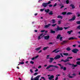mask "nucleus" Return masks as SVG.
Wrapping results in <instances>:
<instances>
[{"instance_id": "obj_7", "label": "nucleus", "mask_w": 80, "mask_h": 80, "mask_svg": "<svg viewBox=\"0 0 80 80\" xmlns=\"http://www.w3.org/2000/svg\"><path fill=\"white\" fill-rule=\"evenodd\" d=\"M61 58V56L60 55H57L54 58L55 60H57V59H59Z\"/></svg>"}, {"instance_id": "obj_20", "label": "nucleus", "mask_w": 80, "mask_h": 80, "mask_svg": "<svg viewBox=\"0 0 80 80\" xmlns=\"http://www.w3.org/2000/svg\"><path fill=\"white\" fill-rule=\"evenodd\" d=\"M57 18H61V19H62V18H63V17L60 15H58V16Z\"/></svg>"}, {"instance_id": "obj_48", "label": "nucleus", "mask_w": 80, "mask_h": 80, "mask_svg": "<svg viewBox=\"0 0 80 80\" xmlns=\"http://www.w3.org/2000/svg\"><path fill=\"white\" fill-rule=\"evenodd\" d=\"M45 30H42L41 31V33H43V32H45Z\"/></svg>"}, {"instance_id": "obj_32", "label": "nucleus", "mask_w": 80, "mask_h": 80, "mask_svg": "<svg viewBox=\"0 0 80 80\" xmlns=\"http://www.w3.org/2000/svg\"><path fill=\"white\" fill-rule=\"evenodd\" d=\"M66 2V4H68V3H69V0H67Z\"/></svg>"}, {"instance_id": "obj_47", "label": "nucleus", "mask_w": 80, "mask_h": 80, "mask_svg": "<svg viewBox=\"0 0 80 80\" xmlns=\"http://www.w3.org/2000/svg\"><path fill=\"white\" fill-rule=\"evenodd\" d=\"M72 75L73 76H76L77 74H76L75 73H73L72 74Z\"/></svg>"}, {"instance_id": "obj_54", "label": "nucleus", "mask_w": 80, "mask_h": 80, "mask_svg": "<svg viewBox=\"0 0 80 80\" xmlns=\"http://www.w3.org/2000/svg\"><path fill=\"white\" fill-rule=\"evenodd\" d=\"M75 8V7L74 5H73V6H72V8L73 9V8Z\"/></svg>"}, {"instance_id": "obj_10", "label": "nucleus", "mask_w": 80, "mask_h": 80, "mask_svg": "<svg viewBox=\"0 0 80 80\" xmlns=\"http://www.w3.org/2000/svg\"><path fill=\"white\" fill-rule=\"evenodd\" d=\"M50 60L49 61V63H52L53 62L52 61H53L54 60V58H49Z\"/></svg>"}, {"instance_id": "obj_59", "label": "nucleus", "mask_w": 80, "mask_h": 80, "mask_svg": "<svg viewBox=\"0 0 80 80\" xmlns=\"http://www.w3.org/2000/svg\"><path fill=\"white\" fill-rule=\"evenodd\" d=\"M43 33H41V34L40 35H39V36H40L41 37V36L43 37Z\"/></svg>"}, {"instance_id": "obj_34", "label": "nucleus", "mask_w": 80, "mask_h": 80, "mask_svg": "<svg viewBox=\"0 0 80 80\" xmlns=\"http://www.w3.org/2000/svg\"><path fill=\"white\" fill-rule=\"evenodd\" d=\"M63 70H67V68L66 67H63Z\"/></svg>"}, {"instance_id": "obj_13", "label": "nucleus", "mask_w": 80, "mask_h": 80, "mask_svg": "<svg viewBox=\"0 0 80 80\" xmlns=\"http://www.w3.org/2000/svg\"><path fill=\"white\" fill-rule=\"evenodd\" d=\"M68 42V41L67 40H64L61 43V45H63L64 44H65V43H67Z\"/></svg>"}, {"instance_id": "obj_45", "label": "nucleus", "mask_w": 80, "mask_h": 80, "mask_svg": "<svg viewBox=\"0 0 80 80\" xmlns=\"http://www.w3.org/2000/svg\"><path fill=\"white\" fill-rule=\"evenodd\" d=\"M57 5V3H55L53 6V7H56Z\"/></svg>"}, {"instance_id": "obj_38", "label": "nucleus", "mask_w": 80, "mask_h": 80, "mask_svg": "<svg viewBox=\"0 0 80 80\" xmlns=\"http://www.w3.org/2000/svg\"><path fill=\"white\" fill-rule=\"evenodd\" d=\"M58 25H60V24H61V21H58Z\"/></svg>"}, {"instance_id": "obj_37", "label": "nucleus", "mask_w": 80, "mask_h": 80, "mask_svg": "<svg viewBox=\"0 0 80 80\" xmlns=\"http://www.w3.org/2000/svg\"><path fill=\"white\" fill-rule=\"evenodd\" d=\"M24 62H19V64H21V65H23L24 64Z\"/></svg>"}, {"instance_id": "obj_8", "label": "nucleus", "mask_w": 80, "mask_h": 80, "mask_svg": "<svg viewBox=\"0 0 80 80\" xmlns=\"http://www.w3.org/2000/svg\"><path fill=\"white\" fill-rule=\"evenodd\" d=\"M42 5L43 7L44 8H45V7H47V6H48L47 4V3H45V2H43L42 4Z\"/></svg>"}, {"instance_id": "obj_50", "label": "nucleus", "mask_w": 80, "mask_h": 80, "mask_svg": "<svg viewBox=\"0 0 80 80\" xmlns=\"http://www.w3.org/2000/svg\"><path fill=\"white\" fill-rule=\"evenodd\" d=\"M56 51H57V49H55L52 51V53H54V52H55Z\"/></svg>"}, {"instance_id": "obj_1", "label": "nucleus", "mask_w": 80, "mask_h": 80, "mask_svg": "<svg viewBox=\"0 0 80 80\" xmlns=\"http://www.w3.org/2000/svg\"><path fill=\"white\" fill-rule=\"evenodd\" d=\"M72 58H73L72 57H69L67 58V59H66L65 60L62 59L60 61H59V62H64V63H66V62H69L70 61V59H72Z\"/></svg>"}, {"instance_id": "obj_61", "label": "nucleus", "mask_w": 80, "mask_h": 80, "mask_svg": "<svg viewBox=\"0 0 80 80\" xmlns=\"http://www.w3.org/2000/svg\"><path fill=\"white\" fill-rule=\"evenodd\" d=\"M64 7V6H63V5L60 8H61V9H62V8H63V7Z\"/></svg>"}, {"instance_id": "obj_46", "label": "nucleus", "mask_w": 80, "mask_h": 80, "mask_svg": "<svg viewBox=\"0 0 80 80\" xmlns=\"http://www.w3.org/2000/svg\"><path fill=\"white\" fill-rule=\"evenodd\" d=\"M39 56L38 55H37L36 56L34 57V58H35V59H37L38 57Z\"/></svg>"}, {"instance_id": "obj_31", "label": "nucleus", "mask_w": 80, "mask_h": 80, "mask_svg": "<svg viewBox=\"0 0 80 80\" xmlns=\"http://www.w3.org/2000/svg\"><path fill=\"white\" fill-rule=\"evenodd\" d=\"M77 65H80V61H78L76 63Z\"/></svg>"}, {"instance_id": "obj_30", "label": "nucleus", "mask_w": 80, "mask_h": 80, "mask_svg": "<svg viewBox=\"0 0 80 80\" xmlns=\"http://www.w3.org/2000/svg\"><path fill=\"white\" fill-rule=\"evenodd\" d=\"M76 23L78 24V25L80 24V21H76Z\"/></svg>"}, {"instance_id": "obj_27", "label": "nucleus", "mask_w": 80, "mask_h": 80, "mask_svg": "<svg viewBox=\"0 0 80 80\" xmlns=\"http://www.w3.org/2000/svg\"><path fill=\"white\" fill-rule=\"evenodd\" d=\"M52 23L54 24L56 22H55V19H53L52 20Z\"/></svg>"}, {"instance_id": "obj_29", "label": "nucleus", "mask_w": 80, "mask_h": 80, "mask_svg": "<svg viewBox=\"0 0 80 80\" xmlns=\"http://www.w3.org/2000/svg\"><path fill=\"white\" fill-rule=\"evenodd\" d=\"M66 50L67 51H70V50H71V49L70 48H66Z\"/></svg>"}, {"instance_id": "obj_16", "label": "nucleus", "mask_w": 80, "mask_h": 80, "mask_svg": "<svg viewBox=\"0 0 80 80\" xmlns=\"http://www.w3.org/2000/svg\"><path fill=\"white\" fill-rule=\"evenodd\" d=\"M58 65H59V66H60V68H61V69H63V66H62L61 64H58Z\"/></svg>"}, {"instance_id": "obj_33", "label": "nucleus", "mask_w": 80, "mask_h": 80, "mask_svg": "<svg viewBox=\"0 0 80 80\" xmlns=\"http://www.w3.org/2000/svg\"><path fill=\"white\" fill-rule=\"evenodd\" d=\"M56 25H57V24H53L52 25V27H55Z\"/></svg>"}, {"instance_id": "obj_49", "label": "nucleus", "mask_w": 80, "mask_h": 80, "mask_svg": "<svg viewBox=\"0 0 80 80\" xmlns=\"http://www.w3.org/2000/svg\"><path fill=\"white\" fill-rule=\"evenodd\" d=\"M74 77L73 76H69V78H73Z\"/></svg>"}, {"instance_id": "obj_57", "label": "nucleus", "mask_w": 80, "mask_h": 80, "mask_svg": "<svg viewBox=\"0 0 80 80\" xmlns=\"http://www.w3.org/2000/svg\"><path fill=\"white\" fill-rule=\"evenodd\" d=\"M52 4H49V7H52Z\"/></svg>"}, {"instance_id": "obj_44", "label": "nucleus", "mask_w": 80, "mask_h": 80, "mask_svg": "<svg viewBox=\"0 0 80 80\" xmlns=\"http://www.w3.org/2000/svg\"><path fill=\"white\" fill-rule=\"evenodd\" d=\"M38 75V73L37 72H35L34 74V75L35 76V75Z\"/></svg>"}, {"instance_id": "obj_15", "label": "nucleus", "mask_w": 80, "mask_h": 80, "mask_svg": "<svg viewBox=\"0 0 80 80\" xmlns=\"http://www.w3.org/2000/svg\"><path fill=\"white\" fill-rule=\"evenodd\" d=\"M51 25V24H49L48 25H46L45 26V28H48V27H50V26Z\"/></svg>"}, {"instance_id": "obj_40", "label": "nucleus", "mask_w": 80, "mask_h": 80, "mask_svg": "<svg viewBox=\"0 0 80 80\" xmlns=\"http://www.w3.org/2000/svg\"><path fill=\"white\" fill-rule=\"evenodd\" d=\"M45 10V9H41L40 10V11H41V12H43V10Z\"/></svg>"}, {"instance_id": "obj_11", "label": "nucleus", "mask_w": 80, "mask_h": 80, "mask_svg": "<svg viewBox=\"0 0 80 80\" xmlns=\"http://www.w3.org/2000/svg\"><path fill=\"white\" fill-rule=\"evenodd\" d=\"M45 40H48L50 39V36L48 35L44 37Z\"/></svg>"}, {"instance_id": "obj_55", "label": "nucleus", "mask_w": 80, "mask_h": 80, "mask_svg": "<svg viewBox=\"0 0 80 80\" xmlns=\"http://www.w3.org/2000/svg\"><path fill=\"white\" fill-rule=\"evenodd\" d=\"M60 52V51L58 50V51H57L55 52V53H58V52Z\"/></svg>"}, {"instance_id": "obj_19", "label": "nucleus", "mask_w": 80, "mask_h": 80, "mask_svg": "<svg viewBox=\"0 0 80 80\" xmlns=\"http://www.w3.org/2000/svg\"><path fill=\"white\" fill-rule=\"evenodd\" d=\"M49 48V47H44L42 50H47V48Z\"/></svg>"}, {"instance_id": "obj_26", "label": "nucleus", "mask_w": 80, "mask_h": 80, "mask_svg": "<svg viewBox=\"0 0 80 80\" xmlns=\"http://www.w3.org/2000/svg\"><path fill=\"white\" fill-rule=\"evenodd\" d=\"M60 37H61V35L60 34L58 35L57 37V39H59Z\"/></svg>"}, {"instance_id": "obj_5", "label": "nucleus", "mask_w": 80, "mask_h": 80, "mask_svg": "<svg viewBox=\"0 0 80 80\" xmlns=\"http://www.w3.org/2000/svg\"><path fill=\"white\" fill-rule=\"evenodd\" d=\"M63 28H62V27H59V26H58L57 27V29L55 30V31H56V32H58V31H62V30H63Z\"/></svg>"}, {"instance_id": "obj_35", "label": "nucleus", "mask_w": 80, "mask_h": 80, "mask_svg": "<svg viewBox=\"0 0 80 80\" xmlns=\"http://www.w3.org/2000/svg\"><path fill=\"white\" fill-rule=\"evenodd\" d=\"M49 57H50V55H48L47 56V57H46V59H49Z\"/></svg>"}, {"instance_id": "obj_24", "label": "nucleus", "mask_w": 80, "mask_h": 80, "mask_svg": "<svg viewBox=\"0 0 80 80\" xmlns=\"http://www.w3.org/2000/svg\"><path fill=\"white\" fill-rule=\"evenodd\" d=\"M50 33H55V31H53L52 30H51Z\"/></svg>"}, {"instance_id": "obj_62", "label": "nucleus", "mask_w": 80, "mask_h": 80, "mask_svg": "<svg viewBox=\"0 0 80 80\" xmlns=\"http://www.w3.org/2000/svg\"><path fill=\"white\" fill-rule=\"evenodd\" d=\"M72 47H76V44L73 45H72Z\"/></svg>"}, {"instance_id": "obj_14", "label": "nucleus", "mask_w": 80, "mask_h": 80, "mask_svg": "<svg viewBox=\"0 0 80 80\" xmlns=\"http://www.w3.org/2000/svg\"><path fill=\"white\" fill-rule=\"evenodd\" d=\"M74 39H77V38H75L73 37H72L69 38L68 40H74Z\"/></svg>"}, {"instance_id": "obj_4", "label": "nucleus", "mask_w": 80, "mask_h": 80, "mask_svg": "<svg viewBox=\"0 0 80 80\" xmlns=\"http://www.w3.org/2000/svg\"><path fill=\"white\" fill-rule=\"evenodd\" d=\"M67 64H68V65H72V67H74L73 68H72V69H75V68L77 67L78 66V65H77V64L75 65L73 64H71L70 63V62H68L67 63Z\"/></svg>"}, {"instance_id": "obj_36", "label": "nucleus", "mask_w": 80, "mask_h": 80, "mask_svg": "<svg viewBox=\"0 0 80 80\" xmlns=\"http://www.w3.org/2000/svg\"><path fill=\"white\" fill-rule=\"evenodd\" d=\"M30 63H31L32 64V65H33V64L34 63V62H33L32 61H31L30 62Z\"/></svg>"}, {"instance_id": "obj_39", "label": "nucleus", "mask_w": 80, "mask_h": 80, "mask_svg": "<svg viewBox=\"0 0 80 80\" xmlns=\"http://www.w3.org/2000/svg\"><path fill=\"white\" fill-rule=\"evenodd\" d=\"M41 78L42 79H43V80H46V79H45V77H41Z\"/></svg>"}, {"instance_id": "obj_28", "label": "nucleus", "mask_w": 80, "mask_h": 80, "mask_svg": "<svg viewBox=\"0 0 80 80\" xmlns=\"http://www.w3.org/2000/svg\"><path fill=\"white\" fill-rule=\"evenodd\" d=\"M67 14V12H63L62 13V15H65Z\"/></svg>"}, {"instance_id": "obj_18", "label": "nucleus", "mask_w": 80, "mask_h": 80, "mask_svg": "<svg viewBox=\"0 0 80 80\" xmlns=\"http://www.w3.org/2000/svg\"><path fill=\"white\" fill-rule=\"evenodd\" d=\"M72 32H73V30H71L70 31H68L67 33L69 34V35H70Z\"/></svg>"}, {"instance_id": "obj_53", "label": "nucleus", "mask_w": 80, "mask_h": 80, "mask_svg": "<svg viewBox=\"0 0 80 80\" xmlns=\"http://www.w3.org/2000/svg\"><path fill=\"white\" fill-rule=\"evenodd\" d=\"M35 57H33L31 58V60H35Z\"/></svg>"}, {"instance_id": "obj_42", "label": "nucleus", "mask_w": 80, "mask_h": 80, "mask_svg": "<svg viewBox=\"0 0 80 80\" xmlns=\"http://www.w3.org/2000/svg\"><path fill=\"white\" fill-rule=\"evenodd\" d=\"M77 28H78L79 30H80V25L77 27Z\"/></svg>"}, {"instance_id": "obj_64", "label": "nucleus", "mask_w": 80, "mask_h": 80, "mask_svg": "<svg viewBox=\"0 0 80 80\" xmlns=\"http://www.w3.org/2000/svg\"><path fill=\"white\" fill-rule=\"evenodd\" d=\"M77 60H78V61L80 60V58H78L77 59Z\"/></svg>"}, {"instance_id": "obj_2", "label": "nucleus", "mask_w": 80, "mask_h": 80, "mask_svg": "<svg viewBox=\"0 0 80 80\" xmlns=\"http://www.w3.org/2000/svg\"><path fill=\"white\" fill-rule=\"evenodd\" d=\"M51 67H55L56 68H57V69H58V67L57 66L50 65L48 66L46 68V69H49V68H51Z\"/></svg>"}, {"instance_id": "obj_63", "label": "nucleus", "mask_w": 80, "mask_h": 80, "mask_svg": "<svg viewBox=\"0 0 80 80\" xmlns=\"http://www.w3.org/2000/svg\"><path fill=\"white\" fill-rule=\"evenodd\" d=\"M73 5H73V4H70V7H72V6H73Z\"/></svg>"}, {"instance_id": "obj_51", "label": "nucleus", "mask_w": 80, "mask_h": 80, "mask_svg": "<svg viewBox=\"0 0 80 80\" xmlns=\"http://www.w3.org/2000/svg\"><path fill=\"white\" fill-rule=\"evenodd\" d=\"M63 37H60V41H62V38Z\"/></svg>"}, {"instance_id": "obj_43", "label": "nucleus", "mask_w": 80, "mask_h": 80, "mask_svg": "<svg viewBox=\"0 0 80 80\" xmlns=\"http://www.w3.org/2000/svg\"><path fill=\"white\" fill-rule=\"evenodd\" d=\"M47 4L48 5V4H50L51 3V1H49L48 3H47Z\"/></svg>"}, {"instance_id": "obj_41", "label": "nucleus", "mask_w": 80, "mask_h": 80, "mask_svg": "<svg viewBox=\"0 0 80 80\" xmlns=\"http://www.w3.org/2000/svg\"><path fill=\"white\" fill-rule=\"evenodd\" d=\"M60 55L62 57H64V56L63 55V54L62 53H60Z\"/></svg>"}, {"instance_id": "obj_25", "label": "nucleus", "mask_w": 80, "mask_h": 80, "mask_svg": "<svg viewBox=\"0 0 80 80\" xmlns=\"http://www.w3.org/2000/svg\"><path fill=\"white\" fill-rule=\"evenodd\" d=\"M42 48V47H39V48H36L35 49V50H36L38 51V50H40V48Z\"/></svg>"}, {"instance_id": "obj_3", "label": "nucleus", "mask_w": 80, "mask_h": 80, "mask_svg": "<svg viewBox=\"0 0 80 80\" xmlns=\"http://www.w3.org/2000/svg\"><path fill=\"white\" fill-rule=\"evenodd\" d=\"M40 77V75H38L36 77L34 78V79L33 77L31 78V80H39V78Z\"/></svg>"}, {"instance_id": "obj_60", "label": "nucleus", "mask_w": 80, "mask_h": 80, "mask_svg": "<svg viewBox=\"0 0 80 80\" xmlns=\"http://www.w3.org/2000/svg\"><path fill=\"white\" fill-rule=\"evenodd\" d=\"M58 79V77H56L55 80H57Z\"/></svg>"}, {"instance_id": "obj_6", "label": "nucleus", "mask_w": 80, "mask_h": 80, "mask_svg": "<svg viewBox=\"0 0 80 80\" xmlns=\"http://www.w3.org/2000/svg\"><path fill=\"white\" fill-rule=\"evenodd\" d=\"M72 52L74 53H77L79 51V50L77 48L73 49L72 50Z\"/></svg>"}, {"instance_id": "obj_9", "label": "nucleus", "mask_w": 80, "mask_h": 80, "mask_svg": "<svg viewBox=\"0 0 80 80\" xmlns=\"http://www.w3.org/2000/svg\"><path fill=\"white\" fill-rule=\"evenodd\" d=\"M76 18V16H74L72 17V18L69 20V21L71 22V21H73V20H75Z\"/></svg>"}, {"instance_id": "obj_22", "label": "nucleus", "mask_w": 80, "mask_h": 80, "mask_svg": "<svg viewBox=\"0 0 80 80\" xmlns=\"http://www.w3.org/2000/svg\"><path fill=\"white\" fill-rule=\"evenodd\" d=\"M53 11H50V12L49 13V15H52L53 14Z\"/></svg>"}, {"instance_id": "obj_17", "label": "nucleus", "mask_w": 80, "mask_h": 80, "mask_svg": "<svg viewBox=\"0 0 80 80\" xmlns=\"http://www.w3.org/2000/svg\"><path fill=\"white\" fill-rule=\"evenodd\" d=\"M45 12L46 13H48L49 12H50V10L49 9H46L45 10Z\"/></svg>"}, {"instance_id": "obj_12", "label": "nucleus", "mask_w": 80, "mask_h": 80, "mask_svg": "<svg viewBox=\"0 0 80 80\" xmlns=\"http://www.w3.org/2000/svg\"><path fill=\"white\" fill-rule=\"evenodd\" d=\"M53 78H54V76L52 75H51L50 77L48 78V79L49 80H52V79H53Z\"/></svg>"}, {"instance_id": "obj_52", "label": "nucleus", "mask_w": 80, "mask_h": 80, "mask_svg": "<svg viewBox=\"0 0 80 80\" xmlns=\"http://www.w3.org/2000/svg\"><path fill=\"white\" fill-rule=\"evenodd\" d=\"M64 28L65 30H67V29H68V28L64 27Z\"/></svg>"}, {"instance_id": "obj_23", "label": "nucleus", "mask_w": 80, "mask_h": 80, "mask_svg": "<svg viewBox=\"0 0 80 80\" xmlns=\"http://www.w3.org/2000/svg\"><path fill=\"white\" fill-rule=\"evenodd\" d=\"M72 12H69L67 13V15H72Z\"/></svg>"}, {"instance_id": "obj_21", "label": "nucleus", "mask_w": 80, "mask_h": 80, "mask_svg": "<svg viewBox=\"0 0 80 80\" xmlns=\"http://www.w3.org/2000/svg\"><path fill=\"white\" fill-rule=\"evenodd\" d=\"M63 55L64 56H68V53H63Z\"/></svg>"}, {"instance_id": "obj_58", "label": "nucleus", "mask_w": 80, "mask_h": 80, "mask_svg": "<svg viewBox=\"0 0 80 80\" xmlns=\"http://www.w3.org/2000/svg\"><path fill=\"white\" fill-rule=\"evenodd\" d=\"M32 70V69H30V72L31 73H33V71Z\"/></svg>"}, {"instance_id": "obj_56", "label": "nucleus", "mask_w": 80, "mask_h": 80, "mask_svg": "<svg viewBox=\"0 0 80 80\" xmlns=\"http://www.w3.org/2000/svg\"><path fill=\"white\" fill-rule=\"evenodd\" d=\"M41 36H39V37H38V40H40V39H41V38H40V37Z\"/></svg>"}]
</instances>
